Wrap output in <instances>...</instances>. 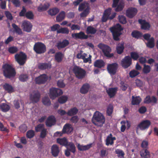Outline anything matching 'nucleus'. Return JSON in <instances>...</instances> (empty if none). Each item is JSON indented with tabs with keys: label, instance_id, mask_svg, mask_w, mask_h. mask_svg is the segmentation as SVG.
Masks as SVG:
<instances>
[{
	"label": "nucleus",
	"instance_id": "nucleus-46",
	"mask_svg": "<svg viewBox=\"0 0 158 158\" xmlns=\"http://www.w3.org/2000/svg\"><path fill=\"white\" fill-rule=\"evenodd\" d=\"M124 6V4L123 2H120L118 4L117 6L115 7V10L116 12H119L122 11Z\"/></svg>",
	"mask_w": 158,
	"mask_h": 158
},
{
	"label": "nucleus",
	"instance_id": "nucleus-3",
	"mask_svg": "<svg viewBox=\"0 0 158 158\" xmlns=\"http://www.w3.org/2000/svg\"><path fill=\"white\" fill-rule=\"evenodd\" d=\"M72 71L76 77L79 79L84 78L86 75V72L85 69L76 65L73 66Z\"/></svg>",
	"mask_w": 158,
	"mask_h": 158
},
{
	"label": "nucleus",
	"instance_id": "nucleus-24",
	"mask_svg": "<svg viewBox=\"0 0 158 158\" xmlns=\"http://www.w3.org/2000/svg\"><path fill=\"white\" fill-rule=\"evenodd\" d=\"M51 65L48 63H40L38 64V68L41 70H44L46 69H50Z\"/></svg>",
	"mask_w": 158,
	"mask_h": 158
},
{
	"label": "nucleus",
	"instance_id": "nucleus-48",
	"mask_svg": "<svg viewBox=\"0 0 158 158\" xmlns=\"http://www.w3.org/2000/svg\"><path fill=\"white\" fill-rule=\"evenodd\" d=\"M140 73L137 70H133L131 71L129 73L130 77L131 78H134L136 76Z\"/></svg>",
	"mask_w": 158,
	"mask_h": 158
},
{
	"label": "nucleus",
	"instance_id": "nucleus-21",
	"mask_svg": "<svg viewBox=\"0 0 158 158\" xmlns=\"http://www.w3.org/2000/svg\"><path fill=\"white\" fill-rule=\"evenodd\" d=\"M59 153L58 146L56 144H53L51 148V153L54 157L57 156Z\"/></svg>",
	"mask_w": 158,
	"mask_h": 158
},
{
	"label": "nucleus",
	"instance_id": "nucleus-61",
	"mask_svg": "<svg viewBox=\"0 0 158 158\" xmlns=\"http://www.w3.org/2000/svg\"><path fill=\"white\" fill-rule=\"evenodd\" d=\"M25 16L28 19H32L33 18L34 15L31 11H28L26 13Z\"/></svg>",
	"mask_w": 158,
	"mask_h": 158
},
{
	"label": "nucleus",
	"instance_id": "nucleus-34",
	"mask_svg": "<svg viewBox=\"0 0 158 158\" xmlns=\"http://www.w3.org/2000/svg\"><path fill=\"white\" fill-rule=\"evenodd\" d=\"M65 16V13L64 11H61L56 17V19L57 22H60L63 20Z\"/></svg>",
	"mask_w": 158,
	"mask_h": 158
},
{
	"label": "nucleus",
	"instance_id": "nucleus-14",
	"mask_svg": "<svg viewBox=\"0 0 158 158\" xmlns=\"http://www.w3.org/2000/svg\"><path fill=\"white\" fill-rule=\"evenodd\" d=\"M40 94L38 91H35L30 95V100L32 103L38 102L40 100Z\"/></svg>",
	"mask_w": 158,
	"mask_h": 158
},
{
	"label": "nucleus",
	"instance_id": "nucleus-9",
	"mask_svg": "<svg viewBox=\"0 0 158 158\" xmlns=\"http://www.w3.org/2000/svg\"><path fill=\"white\" fill-rule=\"evenodd\" d=\"M63 94L62 90L60 89L53 87L49 90V96L51 98L54 99Z\"/></svg>",
	"mask_w": 158,
	"mask_h": 158
},
{
	"label": "nucleus",
	"instance_id": "nucleus-31",
	"mask_svg": "<svg viewBox=\"0 0 158 158\" xmlns=\"http://www.w3.org/2000/svg\"><path fill=\"white\" fill-rule=\"evenodd\" d=\"M124 48V43H119L117 45L116 48L117 53L118 54H121L123 51Z\"/></svg>",
	"mask_w": 158,
	"mask_h": 158
},
{
	"label": "nucleus",
	"instance_id": "nucleus-27",
	"mask_svg": "<svg viewBox=\"0 0 158 158\" xmlns=\"http://www.w3.org/2000/svg\"><path fill=\"white\" fill-rule=\"evenodd\" d=\"M92 144L90 143L87 144L86 145H83L78 144L77 146L79 150L80 151H84L88 150L90 149L92 147Z\"/></svg>",
	"mask_w": 158,
	"mask_h": 158
},
{
	"label": "nucleus",
	"instance_id": "nucleus-20",
	"mask_svg": "<svg viewBox=\"0 0 158 158\" xmlns=\"http://www.w3.org/2000/svg\"><path fill=\"white\" fill-rule=\"evenodd\" d=\"M118 91V88H109L106 89V92L110 98L114 97Z\"/></svg>",
	"mask_w": 158,
	"mask_h": 158
},
{
	"label": "nucleus",
	"instance_id": "nucleus-52",
	"mask_svg": "<svg viewBox=\"0 0 158 158\" xmlns=\"http://www.w3.org/2000/svg\"><path fill=\"white\" fill-rule=\"evenodd\" d=\"M48 132L47 129L46 128H44L41 131L40 137L41 138L44 139L45 138L47 135Z\"/></svg>",
	"mask_w": 158,
	"mask_h": 158
},
{
	"label": "nucleus",
	"instance_id": "nucleus-53",
	"mask_svg": "<svg viewBox=\"0 0 158 158\" xmlns=\"http://www.w3.org/2000/svg\"><path fill=\"white\" fill-rule=\"evenodd\" d=\"M42 102L46 106H50L51 104V102L48 97H45L42 99Z\"/></svg>",
	"mask_w": 158,
	"mask_h": 158
},
{
	"label": "nucleus",
	"instance_id": "nucleus-60",
	"mask_svg": "<svg viewBox=\"0 0 158 158\" xmlns=\"http://www.w3.org/2000/svg\"><path fill=\"white\" fill-rule=\"evenodd\" d=\"M8 50L10 53L14 54L17 52L18 48L16 47H11L9 48Z\"/></svg>",
	"mask_w": 158,
	"mask_h": 158
},
{
	"label": "nucleus",
	"instance_id": "nucleus-44",
	"mask_svg": "<svg viewBox=\"0 0 158 158\" xmlns=\"http://www.w3.org/2000/svg\"><path fill=\"white\" fill-rule=\"evenodd\" d=\"M116 139V138L115 137H113L112 138H110L109 137H107L106 141V145L107 146L113 145L114 143V141Z\"/></svg>",
	"mask_w": 158,
	"mask_h": 158
},
{
	"label": "nucleus",
	"instance_id": "nucleus-13",
	"mask_svg": "<svg viewBox=\"0 0 158 158\" xmlns=\"http://www.w3.org/2000/svg\"><path fill=\"white\" fill-rule=\"evenodd\" d=\"M21 27L24 31L30 32L32 30V25L30 22L24 20L23 21Z\"/></svg>",
	"mask_w": 158,
	"mask_h": 158
},
{
	"label": "nucleus",
	"instance_id": "nucleus-16",
	"mask_svg": "<svg viewBox=\"0 0 158 158\" xmlns=\"http://www.w3.org/2000/svg\"><path fill=\"white\" fill-rule=\"evenodd\" d=\"M72 37L75 40L80 39L81 40L86 39L88 38V36L85 34L84 32L81 31L79 33H73Z\"/></svg>",
	"mask_w": 158,
	"mask_h": 158
},
{
	"label": "nucleus",
	"instance_id": "nucleus-36",
	"mask_svg": "<svg viewBox=\"0 0 158 158\" xmlns=\"http://www.w3.org/2000/svg\"><path fill=\"white\" fill-rule=\"evenodd\" d=\"M97 31L96 29L91 26H88L86 30V33L88 34H94Z\"/></svg>",
	"mask_w": 158,
	"mask_h": 158
},
{
	"label": "nucleus",
	"instance_id": "nucleus-58",
	"mask_svg": "<svg viewBox=\"0 0 158 158\" xmlns=\"http://www.w3.org/2000/svg\"><path fill=\"white\" fill-rule=\"evenodd\" d=\"M119 21L120 23L123 24H125L127 23V20L125 17L123 15H119L118 17Z\"/></svg>",
	"mask_w": 158,
	"mask_h": 158
},
{
	"label": "nucleus",
	"instance_id": "nucleus-28",
	"mask_svg": "<svg viewBox=\"0 0 158 158\" xmlns=\"http://www.w3.org/2000/svg\"><path fill=\"white\" fill-rule=\"evenodd\" d=\"M69 44V41L66 40H63L62 42L58 43L57 44V47L59 49L64 48Z\"/></svg>",
	"mask_w": 158,
	"mask_h": 158
},
{
	"label": "nucleus",
	"instance_id": "nucleus-29",
	"mask_svg": "<svg viewBox=\"0 0 158 158\" xmlns=\"http://www.w3.org/2000/svg\"><path fill=\"white\" fill-rule=\"evenodd\" d=\"M141 99L139 96L132 97L131 104L132 105H139L141 102Z\"/></svg>",
	"mask_w": 158,
	"mask_h": 158
},
{
	"label": "nucleus",
	"instance_id": "nucleus-41",
	"mask_svg": "<svg viewBox=\"0 0 158 158\" xmlns=\"http://www.w3.org/2000/svg\"><path fill=\"white\" fill-rule=\"evenodd\" d=\"M0 109L3 112H6L10 109V106L5 103H2L0 106Z\"/></svg>",
	"mask_w": 158,
	"mask_h": 158
},
{
	"label": "nucleus",
	"instance_id": "nucleus-15",
	"mask_svg": "<svg viewBox=\"0 0 158 158\" xmlns=\"http://www.w3.org/2000/svg\"><path fill=\"white\" fill-rule=\"evenodd\" d=\"M48 77L46 74H43L35 79V81L36 84L41 85L44 84L47 81Z\"/></svg>",
	"mask_w": 158,
	"mask_h": 158
},
{
	"label": "nucleus",
	"instance_id": "nucleus-33",
	"mask_svg": "<svg viewBox=\"0 0 158 158\" xmlns=\"http://www.w3.org/2000/svg\"><path fill=\"white\" fill-rule=\"evenodd\" d=\"M148 41V42L146 44L147 47L152 48L155 47V39L153 37H151L150 40Z\"/></svg>",
	"mask_w": 158,
	"mask_h": 158
},
{
	"label": "nucleus",
	"instance_id": "nucleus-45",
	"mask_svg": "<svg viewBox=\"0 0 158 158\" xmlns=\"http://www.w3.org/2000/svg\"><path fill=\"white\" fill-rule=\"evenodd\" d=\"M115 152L118 155L117 156L118 157L124 158L125 153L122 150L119 149H117L115 150Z\"/></svg>",
	"mask_w": 158,
	"mask_h": 158
},
{
	"label": "nucleus",
	"instance_id": "nucleus-37",
	"mask_svg": "<svg viewBox=\"0 0 158 158\" xmlns=\"http://www.w3.org/2000/svg\"><path fill=\"white\" fill-rule=\"evenodd\" d=\"M78 112V110L76 107H73L71 108L68 110L67 114L69 116H72L76 115Z\"/></svg>",
	"mask_w": 158,
	"mask_h": 158
},
{
	"label": "nucleus",
	"instance_id": "nucleus-30",
	"mask_svg": "<svg viewBox=\"0 0 158 158\" xmlns=\"http://www.w3.org/2000/svg\"><path fill=\"white\" fill-rule=\"evenodd\" d=\"M140 155L142 158H148L150 157V152L147 149H143L140 152Z\"/></svg>",
	"mask_w": 158,
	"mask_h": 158
},
{
	"label": "nucleus",
	"instance_id": "nucleus-22",
	"mask_svg": "<svg viewBox=\"0 0 158 158\" xmlns=\"http://www.w3.org/2000/svg\"><path fill=\"white\" fill-rule=\"evenodd\" d=\"M90 86L89 84L86 83L84 84L80 89V93L83 94L87 93L90 88Z\"/></svg>",
	"mask_w": 158,
	"mask_h": 158
},
{
	"label": "nucleus",
	"instance_id": "nucleus-6",
	"mask_svg": "<svg viewBox=\"0 0 158 158\" xmlns=\"http://www.w3.org/2000/svg\"><path fill=\"white\" fill-rule=\"evenodd\" d=\"M98 47L102 50L104 55L107 57L111 58L114 56L113 53H110L111 49L109 46L100 43L98 45Z\"/></svg>",
	"mask_w": 158,
	"mask_h": 158
},
{
	"label": "nucleus",
	"instance_id": "nucleus-4",
	"mask_svg": "<svg viewBox=\"0 0 158 158\" xmlns=\"http://www.w3.org/2000/svg\"><path fill=\"white\" fill-rule=\"evenodd\" d=\"M110 30L112 33L114 40L115 41L119 40V37L121 34V31L123 30L121 25L119 23L117 24L114 26L110 27Z\"/></svg>",
	"mask_w": 158,
	"mask_h": 158
},
{
	"label": "nucleus",
	"instance_id": "nucleus-42",
	"mask_svg": "<svg viewBox=\"0 0 158 158\" xmlns=\"http://www.w3.org/2000/svg\"><path fill=\"white\" fill-rule=\"evenodd\" d=\"M131 35L133 37L137 39L142 36V33L137 31H133L131 33Z\"/></svg>",
	"mask_w": 158,
	"mask_h": 158
},
{
	"label": "nucleus",
	"instance_id": "nucleus-56",
	"mask_svg": "<svg viewBox=\"0 0 158 158\" xmlns=\"http://www.w3.org/2000/svg\"><path fill=\"white\" fill-rule=\"evenodd\" d=\"M35 135L34 131L32 130L28 131L26 133L27 137L29 139L33 138Z\"/></svg>",
	"mask_w": 158,
	"mask_h": 158
},
{
	"label": "nucleus",
	"instance_id": "nucleus-8",
	"mask_svg": "<svg viewBox=\"0 0 158 158\" xmlns=\"http://www.w3.org/2000/svg\"><path fill=\"white\" fill-rule=\"evenodd\" d=\"M34 50L35 52L38 54L44 53L46 50L45 45L41 42L36 43L34 46Z\"/></svg>",
	"mask_w": 158,
	"mask_h": 158
},
{
	"label": "nucleus",
	"instance_id": "nucleus-50",
	"mask_svg": "<svg viewBox=\"0 0 158 158\" xmlns=\"http://www.w3.org/2000/svg\"><path fill=\"white\" fill-rule=\"evenodd\" d=\"M89 8L87 7L80 14V16L81 18L85 17H86L89 14Z\"/></svg>",
	"mask_w": 158,
	"mask_h": 158
},
{
	"label": "nucleus",
	"instance_id": "nucleus-47",
	"mask_svg": "<svg viewBox=\"0 0 158 158\" xmlns=\"http://www.w3.org/2000/svg\"><path fill=\"white\" fill-rule=\"evenodd\" d=\"M19 79L20 81L24 82L28 80V77L27 74H21L19 77Z\"/></svg>",
	"mask_w": 158,
	"mask_h": 158
},
{
	"label": "nucleus",
	"instance_id": "nucleus-23",
	"mask_svg": "<svg viewBox=\"0 0 158 158\" xmlns=\"http://www.w3.org/2000/svg\"><path fill=\"white\" fill-rule=\"evenodd\" d=\"M105 65V63L102 60H96L94 63V66L98 68L104 67Z\"/></svg>",
	"mask_w": 158,
	"mask_h": 158
},
{
	"label": "nucleus",
	"instance_id": "nucleus-1",
	"mask_svg": "<svg viewBox=\"0 0 158 158\" xmlns=\"http://www.w3.org/2000/svg\"><path fill=\"white\" fill-rule=\"evenodd\" d=\"M105 121L104 115L98 111H96L92 118V123L95 126L101 127Z\"/></svg>",
	"mask_w": 158,
	"mask_h": 158
},
{
	"label": "nucleus",
	"instance_id": "nucleus-40",
	"mask_svg": "<svg viewBox=\"0 0 158 158\" xmlns=\"http://www.w3.org/2000/svg\"><path fill=\"white\" fill-rule=\"evenodd\" d=\"M59 11V10L57 8H54L50 9L48 11V14L51 16H54L56 15Z\"/></svg>",
	"mask_w": 158,
	"mask_h": 158
},
{
	"label": "nucleus",
	"instance_id": "nucleus-12",
	"mask_svg": "<svg viewBox=\"0 0 158 158\" xmlns=\"http://www.w3.org/2000/svg\"><path fill=\"white\" fill-rule=\"evenodd\" d=\"M132 64V59L129 56H126L123 59L121 62L122 67L124 69H127Z\"/></svg>",
	"mask_w": 158,
	"mask_h": 158
},
{
	"label": "nucleus",
	"instance_id": "nucleus-32",
	"mask_svg": "<svg viewBox=\"0 0 158 158\" xmlns=\"http://www.w3.org/2000/svg\"><path fill=\"white\" fill-rule=\"evenodd\" d=\"M73 129L69 124H66L63 127L62 132L63 133H70L73 131Z\"/></svg>",
	"mask_w": 158,
	"mask_h": 158
},
{
	"label": "nucleus",
	"instance_id": "nucleus-38",
	"mask_svg": "<svg viewBox=\"0 0 158 158\" xmlns=\"http://www.w3.org/2000/svg\"><path fill=\"white\" fill-rule=\"evenodd\" d=\"M57 142L61 145L66 146L67 145L68 143L67 139L65 138L57 139Z\"/></svg>",
	"mask_w": 158,
	"mask_h": 158
},
{
	"label": "nucleus",
	"instance_id": "nucleus-51",
	"mask_svg": "<svg viewBox=\"0 0 158 158\" xmlns=\"http://www.w3.org/2000/svg\"><path fill=\"white\" fill-rule=\"evenodd\" d=\"M67 100V97L65 96H62L58 98V102L60 104H63L65 103Z\"/></svg>",
	"mask_w": 158,
	"mask_h": 158
},
{
	"label": "nucleus",
	"instance_id": "nucleus-63",
	"mask_svg": "<svg viewBox=\"0 0 158 158\" xmlns=\"http://www.w3.org/2000/svg\"><path fill=\"white\" fill-rule=\"evenodd\" d=\"M5 14L7 19L12 20L13 19V17L11 13L9 11H5Z\"/></svg>",
	"mask_w": 158,
	"mask_h": 158
},
{
	"label": "nucleus",
	"instance_id": "nucleus-57",
	"mask_svg": "<svg viewBox=\"0 0 158 158\" xmlns=\"http://www.w3.org/2000/svg\"><path fill=\"white\" fill-rule=\"evenodd\" d=\"M44 128H45L44 127V124H40L35 127V131L36 132L41 131Z\"/></svg>",
	"mask_w": 158,
	"mask_h": 158
},
{
	"label": "nucleus",
	"instance_id": "nucleus-62",
	"mask_svg": "<svg viewBox=\"0 0 158 158\" xmlns=\"http://www.w3.org/2000/svg\"><path fill=\"white\" fill-rule=\"evenodd\" d=\"M27 127L25 124L22 125L19 127L20 131L23 133H24L27 130Z\"/></svg>",
	"mask_w": 158,
	"mask_h": 158
},
{
	"label": "nucleus",
	"instance_id": "nucleus-19",
	"mask_svg": "<svg viewBox=\"0 0 158 158\" xmlns=\"http://www.w3.org/2000/svg\"><path fill=\"white\" fill-rule=\"evenodd\" d=\"M138 22L141 25V28L144 30H148L151 26L149 23L147 22L145 20L141 19L138 20Z\"/></svg>",
	"mask_w": 158,
	"mask_h": 158
},
{
	"label": "nucleus",
	"instance_id": "nucleus-49",
	"mask_svg": "<svg viewBox=\"0 0 158 158\" xmlns=\"http://www.w3.org/2000/svg\"><path fill=\"white\" fill-rule=\"evenodd\" d=\"M151 68L149 65L144 64L143 71L144 73L147 74L149 73L151 71Z\"/></svg>",
	"mask_w": 158,
	"mask_h": 158
},
{
	"label": "nucleus",
	"instance_id": "nucleus-2",
	"mask_svg": "<svg viewBox=\"0 0 158 158\" xmlns=\"http://www.w3.org/2000/svg\"><path fill=\"white\" fill-rule=\"evenodd\" d=\"M4 76L6 78L10 79L15 77L16 72L15 69L11 65L6 64L2 66Z\"/></svg>",
	"mask_w": 158,
	"mask_h": 158
},
{
	"label": "nucleus",
	"instance_id": "nucleus-26",
	"mask_svg": "<svg viewBox=\"0 0 158 158\" xmlns=\"http://www.w3.org/2000/svg\"><path fill=\"white\" fill-rule=\"evenodd\" d=\"M12 26L13 29V32L18 35H21L23 34L22 29L15 23H12Z\"/></svg>",
	"mask_w": 158,
	"mask_h": 158
},
{
	"label": "nucleus",
	"instance_id": "nucleus-25",
	"mask_svg": "<svg viewBox=\"0 0 158 158\" xmlns=\"http://www.w3.org/2000/svg\"><path fill=\"white\" fill-rule=\"evenodd\" d=\"M3 87L5 91L8 93H11L14 92V88L11 85L8 83H5L3 85Z\"/></svg>",
	"mask_w": 158,
	"mask_h": 158
},
{
	"label": "nucleus",
	"instance_id": "nucleus-11",
	"mask_svg": "<svg viewBox=\"0 0 158 158\" xmlns=\"http://www.w3.org/2000/svg\"><path fill=\"white\" fill-rule=\"evenodd\" d=\"M118 65L116 63L108 64L107 67L108 72L110 74L114 75L118 68Z\"/></svg>",
	"mask_w": 158,
	"mask_h": 158
},
{
	"label": "nucleus",
	"instance_id": "nucleus-55",
	"mask_svg": "<svg viewBox=\"0 0 158 158\" xmlns=\"http://www.w3.org/2000/svg\"><path fill=\"white\" fill-rule=\"evenodd\" d=\"M131 58H132L134 60H136L139 57V56L138 53L135 52H132L130 53Z\"/></svg>",
	"mask_w": 158,
	"mask_h": 158
},
{
	"label": "nucleus",
	"instance_id": "nucleus-59",
	"mask_svg": "<svg viewBox=\"0 0 158 158\" xmlns=\"http://www.w3.org/2000/svg\"><path fill=\"white\" fill-rule=\"evenodd\" d=\"M113 108L112 105H109L107 108L106 114L109 116H110L113 111Z\"/></svg>",
	"mask_w": 158,
	"mask_h": 158
},
{
	"label": "nucleus",
	"instance_id": "nucleus-5",
	"mask_svg": "<svg viewBox=\"0 0 158 158\" xmlns=\"http://www.w3.org/2000/svg\"><path fill=\"white\" fill-rule=\"evenodd\" d=\"M112 9L109 8L106 9L103 13L102 18V21L103 22H106L108 20H111L113 19L116 16V13L114 12L111 15Z\"/></svg>",
	"mask_w": 158,
	"mask_h": 158
},
{
	"label": "nucleus",
	"instance_id": "nucleus-10",
	"mask_svg": "<svg viewBox=\"0 0 158 158\" xmlns=\"http://www.w3.org/2000/svg\"><path fill=\"white\" fill-rule=\"evenodd\" d=\"M151 124L150 121L148 120H145L142 121L137 127V129H140L142 131L148 129Z\"/></svg>",
	"mask_w": 158,
	"mask_h": 158
},
{
	"label": "nucleus",
	"instance_id": "nucleus-18",
	"mask_svg": "<svg viewBox=\"0 0 158 158\" xmlns=\"http://www.w3.org/2000/svg\"><path fill=\"white\" fill-rule=\"evenodd\" d=\"M56 120L55 117L53 115L49 116L45 122V124L48 127H51L56 124Z\"/></svg>",
	"mask_w": 158,
	"mask_h": 158
},
{
	"label": "nucleus",
	"instance_id": "nucleus-35",
	"mask_svg": "<svg viewBox=\"0 0 158 158\" xmlns=\"http://www.w3.org/2000/svg\"><path fill=\"white\" fill-rule=\"evenodd\" d=\"M63 57V54L61 52H59L56 53L55 58L57 62L60 63L62 61Z\"/></svg>",
	"mask_w": 158,
	"mask_h": 158
},
{
	"label": "nucleus",
	"instance_id": "nucleus-7",
	"mask_svg": "<svg viewBox=\"0 0 158 158\" xmlns=\"http://www.w3.org/2000/svg\"><path fill=\"white\" fill-rule=\"evenodd\" d=\"M15 58L19 65L22 66L25 63L27 59V56L25 53L21 52L15 55Z\"/></svg>",
	"mask_w": 158,
	"mask_h": 158
},
{
	"label": "nucleus",
	"instance_id": "nucleus-54",
	"mask_svg": "<svg viewBox=\"0 0 158 158\" xmlns=\"http://www.w3.org/2000/svg\"><path fill=\"white\" fill-rule=\"evenodd\" d=\"M57 33L68 34L69 33V30L67 28H62L57 30Z\"/></svg>",
	"mask_w": 158,
	"mask_h": 158
},
{
	"label": "nucleus",
	"instance_id": "nucleus-64",
	"mask_svg": "<svg viewBox=\"0 0 158 158\" xmlns=\"http://www.w3.org/2000/svg\"><path fill=\"white\" fill-rule=\"evenodd\" d=\"M121 88L123 91H125L127 89V85L123 82L120 83Z\"/></svg>",
	"mask_w": 158,
	"mask_h": 158
},
{
	"label": "nucleus",
	"instance_id": "nucleus-43",
	"mask_svg": "<svg viewBox=\"0 0 158 158\" xmlns=\"http://www.w3.org/2000/svg\"><path fill=\"white\" fill-rule=\"evenodd\" d=\"M66 146H68L69 148L68 149H69L71 152L74 153L76 152V147L74 144L72 142H68L67 145Z\"/></svg>",
	"mask_w": 158,
	"mask_h": 158
},
{
	"label": "nucleus",
	"instance_id": "nucleus-39",
	"mask_svg": "<svg viewBox=\"0 0 158 158\" xmlns=\"http://www.w3.org/2000/svg\"><path fill=\"white\" fill-rule=\"evenodd\" d=\"M50 4L48 3H47L44 4L41 6H39L37 8L38 11L39 12L46 10L49 7Z\"/></svg>",
	"mask_w": 158,
	"mask_h": 158
},
{
	"label": "nucleus",
	"instance_id": "nucleus-17",
	"mask_svg": "<svg viewBox=\"0 0 158 158\" xmlns=\"http://www.w3.org/2000/svg\"><path fill=\"white\" fill-rule=\"evenodd\" d=\"M137 10L136 8L131 7L128 8L126 11L127 16L130 18H133L136 14Z\"/></svg>",
	"mask_w": 158,
	"mask_h": 158
}]
</instances>
